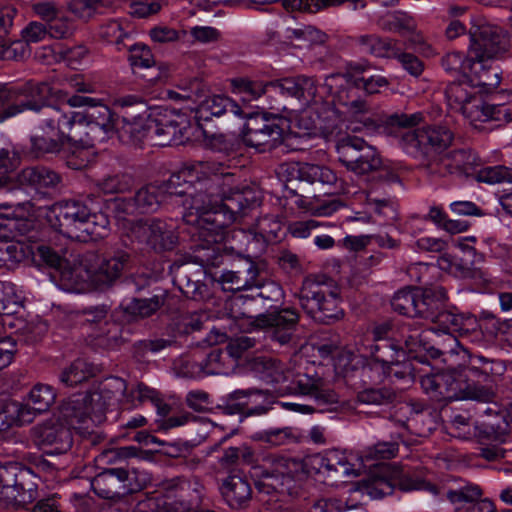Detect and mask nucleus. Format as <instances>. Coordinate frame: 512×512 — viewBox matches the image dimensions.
Wrapping results in <instances>:
<instances>
[{"mask_svg":"<svg viewBox=\"0 0 512 512\" xmlns=\"http://www.w3.org/2000/svg\"><path fill=\"white\" fill-rule=\"evenodd\" d=\"M233 185L221 184L206 196L194 195L184 202L183 220L192 227L191 233L202 241L195 246L193 258L209 274V269L223 264L225 254L221 241L225 229L247 210L257 205L254 190L248 186L239 189Z\"/></svg>","mask_w":512,"mask_h":512,"instance_id":"nucleus-1","label":"nucleus"},{"mask_svg":"<svg viewBox=\"0 0 512 512\" xmlns=\"http://www.w3.org/2000/svg\"><path fill=\"white\" fill-rule=\"evenodd\" d=\"M309 474L335 482L357 475L346 453L338 449H328L304 460L272 454L263 459L262 465L255 467L259 492L266 494L276 492L292 495Z\"/></svg>","mask_w":512,"mask_h":512,"instance_id":"nucleus-2","label":"nucleus"},{"mask_svg":"<svg viewBox=\"0 0 512 512\" xmlns=\"http://www.w3.org/2000/svg\"><path fill=\"white\" fill-rule=\"evenodd\" d=\"M3 99L5 119L25 110L40 113L38 126L31 137V149L36 157L57 153L69 137L65 124V109L48 103L52 87L47 82L34 80L19 84H5Z\"/></svg>","mask_w":512,"mask_h":512,"instance_id":"nucleus-3","label":"nucleus"},{"mask_svg":"<svg viewBox=\"0 0 512 512\" xmlns=\"http://www.w3.org/2000/svg\"><path fill=\"white\" fill-rule=\"evenodd\" d=\"M490 60H474L477 62L470 76H474L476 83L467 81L452 82L445 88V99L448 108L460 113L470 124L476 126L478 122H496L498 126L512 121V102H500L499 95H491L488 100L481 94L479 88L487 91L495 89L501 82V71L497 66L488 65Z\"/></svg>","mask_w":512,"mask_h":512,"instance_id":"nucleus-4","label":"nucleus"},{"mask_svg":"<svg viewBox=\"0 0 512 512\" xmlns=\"http://www.w3.org/2000/svg\"><path fill=\"white\" fill-rule=\"evenodd\" d=\"M223 163L213 160L193 161L171 174L162 185H146L135 193L139 213L154 212L168 196L180 197L181 204L194 195L206 196L211 190L219 189L220 185H233L235 174L226 171Z\"/></svg>","mask_w":512,"mask_h":512,"instance_id":"nucleus-5","label":"nucleus"},{"mask_svg":"<svg viewBox=\"0 0 512 512\" xmlns=\"http://www.w3.org/2000/svg\"><path fill=\"white\" fill-rule=\"evenodd\" d=\"M130 260V253L122 249L103 255L88 252L83 255L79 266L63 270L61 277L76 292L85 290L89 283L102 289L111 286L121 277Z\"/></svg>","mask_w":512,"mask_h":512,"instance_id":"nucleus-6","label":"nucleus"},{"mask_svg":"<svg viewBox=\"0 0 512 512\" xmlns=\"http://www.w3.org/2000/svg\"><path fill=\"white\" fill-rule=\"evenodd\" d=\"M51 212L55 217L52 226L65 237L88 242L104 237L109 219L102 212L94 211L84 200H61L52 205Z\"/></svg>","mask_w":512,"mask_h":512,"instance_id":"nucleus-7","label":"nucleus"},{"mask_svg":"<svg viewBox=\"0 0 512 512\" xmlns=\"http://www.w3.org/2000/svg\"><path fill=\"white\" fill-rule=\"evenodd\" d=\"M423 119L421 113H394L387 118V125L405 129L400 134V146L410 156L418 158L429 152H441L453 142L454 134L445 125H430L414 129Z\"/></svg>","mask_w":512,"mask_h":512,"instance_id":"nucleus-8","label":"nucleus"},{"mask_svg":"<svg viewBox=\"0 0 512 512\" xmlns=\"http://www.w3.org/2000/svg\"><path fill=\"white\" fill-rule=\"evenodd\" d=\"M370 68L367 61H350L346 64V71L343 74H333L326 79L341 81L343 87L338 91V100L354 116L369 111V105L364 97L380 93L382 88L389 86L385 76L369 74Z\"/></svg>","mask_w":512,"mask_h":512,"instance_id":"nucleus-9","label":"nucleus"},{"mask_svg":"<svg viewBox=\"0 0 512 512\" xmlns=\"http://www.w3.org/2000/svg\"><path fill=\"white\" fill-rule=\"evenodd\" d=\"M121 239L125 246L140 253L169 252L179 243L176 228L160 218L127 221L123 226Z\"/></svg>","mask_w":512,"mask_h":512,"instance_id":"nucleus-10","label":"nucleus"},{"mask_svg":"<svg viewBox=\"0 0 512 512\" xmlns=\"http://www.w3.org/2000/svg\"><path fill=\"white\" fill-rule=\"evenodd\" d=\"M151 481L148 471L125 465L102 470L92 479L91 488L100 498L119 500L145 489Z\"/></svg>","mask_w":512,"mask_h":512,"instance_id":"nucleus-11","label":"nucleus"},{"mask_svg":"<svg viewBox=\"0 0 512 512\" xmlns=\"http://www.w3.org/2000/svg\"><path fill=\"white\" fill-rule=\"evenodd\" d=\"M464 377V374L452 371L425 375L421 378V386L431 400L439 403L455 400L491 399L493 394L490 388L482 387Z\"/></svg>","mask_w":512,"mask_h":512,"instance_id":"nucleus-12","label":"nucleus"},{"mask_svg":"<svg viewBox=\"0 0 512 512\" xmlns=\"http://www.w3.org/2000/svg\"><path fill=\"white\" fill-rule=\"evenodd\" d=\"M306 315L320 324H330L344 315L338 294L319 281L306 278L296 295Z\"/></svg>","mask_w":512,"mask_h":512,"instance_id":"nucleus-13","label":"nucleus"},{"mask_svg":"<svg viewBox=\"0 0 512 512\" xmlns=\"http://www.w3.org/2000/svg\"><path fill=\"white\" fill-rule=\"evenodd\" d=\"M287 391L291 394L305 396L310 402L308 404L281 402L282 407L296 412H325L334 409L339 404V395L318 376L298 374L287 386Z\"/></svg>","mask_w":512,"mask_h":512,"instance_id":"nucleus-14","label":"nucleus"},{"mask_svg":"<svg viewBox=\"0 0 512 512\" xmlns=\"http://www.w3.org/2000/svg\"><path fill=\"white\" fill-rule=\"evenodd\" d=\"M36 475L17 462L0 464V504L20 507L37 497Z\"/></svg>","mask_w":512,"mask_h":512,"instance_id":"nucleus-15","label":"nucleus"},{"mask_svg":"<svg viewBox=\"0 0 512 512\" xmlns=\"http://www.w3.org/2000/svg\"><path fill=\"white\" fill-rule=\"evenodd\" d=\"M241 130L243 143L259 152L271 151L278 147L284 136V119L268 112L245 113Z\"/></svg>","mask_w":512,"mask_h":512,"instance_id":"nucleus-16","label":"nucleus"},{"mask_svg":"<svg viewBox=\"0 0 512 512\" xmlns=\"http://www.w3.org/2000/svg\"><path fill=\"white\" fill-rule=\"evenodd\" d=\"M339 162L357 175H366L382 166L377 149L357 136L345 135L336 143Z\"/></svg>","mask_w":512,"mask_h":512,"instance_id":"nucleus-17","label":"nucleus"},{"mask_svg":"<svg viewBox=\"0 0 512 512\" xmlns=\"http://www.w3.org/2000/svg\"><path fill=\"white\" fill-rule=\"evenodd\" d=\"M105 402L100 394L77 393L65 400L59 409V419L73 429H88L89 423H100Z\"/></svg>","mask_w":512,"mask_h":512,"instance_id":"nucleus-18","label":"nucleus"},{"mask_svg":"<svg viewBox=\"0 0 512 512\" xmlns=\"http://www.w3.org/2000/svg\"><path fill=\"white\" fill-rule=\"evenodd\" d=\"M469 36L470 55L476 60L500 59L509 52L511 46L507 32L501 27L488 23L473 26Z\"/></svg>","mask_w":512,"mask_h":512,"instance_id":"nucleus-19","label":"nucleus"},{"mask_svg":"<svg viewBox=\"0 0 512 512\" xmlns=\"http://www.w3.org/2000/svg\"><path fill=\"white\" fill-rule=\"evenodd\" d=\"M456 354L461 355L460 366L466 380L476 384L490 385L495 388L507 370L503 360L471 352L464 347H460V351Z\"/></svg>","mask_w":512,"mask_h":512,"instance_id":"nucleus-20","label":"nucleus"},{"mask_svg":"<svg viewBox=\"0 0 512 512\" xmlns=\"http://www.w3.org/2000/svg\"><path fill=\"white\" fill-rule=\"evenodd\" d=\"M299 312L293 307L271 306L255 317L257 327L268 329L270 338L281 345L288 344L299 322Z\"/></svg>","mask_w":512,"mask_h":512,"instance_id":"nucleus-21","label":"nucleus"},{"mask_svg":"<svg viewBox=\"0 0 512 512\" xmlns=\"http://www.w3.org/2000/svg\"><path fill=\"white\" fill-rule=\"evenodd\" d=\"M219 408L225 414L263 415L271 409V397L257 389H238L221 398Z\"/></svg>","mask_w":512,"mask_h":512,"instance_id":"nucleus-22","label":"nucleus"},{"mask_svg":"<svg viewBox=\"0 0 512 512\" xmlns=\"http://www.w3.org/2000/svg\"><path fill=\"white\" fill-rule=\"evenodd\" d=\"M32 439L48 455L64 454L73 443L70 428L52 420L34 426Z\"/></svg>","mask_w":512,"mask_h":512,"instance_id":"nucleus-23","label":"nucleus"},{"mask_svg":"<svg viewBox=\"0 0 512 512\" xmlns=\"http://www.w3.org/2000/svg\"><path fill=\"white\" fill-rule=\"evenodd\" d=\"M165 489L174 498L171 502L174 512H191L196 510L203 496V485L197 477H177L166 483Z\"/></svg>","mask_w":512,"mask_h":512,"instance_id":"nucleus-24","label":"nucleus"},{"mask_svg":"<svg viewBox=\"0 0 512 512\" xmlns=\"http://www.w3.org/2000/svg\"><path fill=\"white\" fill-rule=\"evenodd\" d=\"M83 314L85 322L96 327L92 334L96 346L110 349L119 344L121 339L120 327L117 323L107 320L108 307L106 305L85 308Z\"/></svg>","mask_w":512,"mask_h":512,"instance_id":"nucleus-25","label":"nucleus"},{"mask_svg":"<svg viewBox=\"0 0 512 512\" xmlns=\"http://www.w3.org/2000/svg\"><path fill=\"white\" fill-rule=\"evenodd\" d=\"M435 327L431 331H442L449 335L447 341L450 342V353L460 351V344L454 334L467 335L477 327V319L472 315L455 313L447 309H443L437 319L433 322Z\"/></svg>","mask_w":512,"mask_h":512,"instance_id":"nucleus-26","label":"nucleus"},{"mask_svg":"<svg viewBox=\"0 0 512 512\" xmlns=\"http://www.w3.org/2000/svg\"><path fill=\"white\" fill-rule=\"evenodd\" d=\"M62 181L60 174L46 166H30L16 174V191L30 188L40 194L58 189Z\"/></svg>","mask_w":512,"mask_h":512,"instance_id":"nucleus-27","label":"nucleus"},{"mask_svg":"<svg viewBox=\"0 0 512 512\" xmlns=\"http://www.w3.org/2000/svg\"><path fill=\"white\" fill-rule=\"evenodd\" d=\"M340 119L336 111L329 105H322L321 111L310 108L304 111L299 118V126L304 127L310 133L321 132L325 138H332L340 132Z\"/></svg>","mask_w":512,"mask_h":512,"instance_id":"nucleus-28","label":"nucleus"},{"mask_svg":"<svg viewBox=\"0 0 512 512\" xmlns=\"http://www.w3.org/2000/svg\"><path fill=\"white\" fill-rule=\"evenodd\" d=\"M365 349L371 357V362L362 367V375L371 371L372 366L381 371L385 367H390L391 364L398 365L405 360V353L408 352L393 339H380V342L372 343Z\"/></svg>","mask_w":512,"mask_h":512,"instance_id":"nucleus-29","label":"nucleus"},{"mask_svg":"<svg viewBox=\"0 0 512 512\" xmlns=\"http://www.w3.org/2000/svg\"><path fill=\"white\" fill-rule=\"evenodd\" d=\"M268 85H270V88L276 93L283 96L296 98L304 104H310L311 102L317 104V86L313 77L306 75L285 77L269 81Z\"/></svg>","mask_w":512,"mask_h":512,"instance_id":"nucleus-30","label":"nucleus"},{"mask_svg":"<svg viewBox=\"0 0 512 512\" xmlns=\"http://www.w3.org/2000/svg\"><path fill=\"white\" fill-rule=\"evenodd\" d=\"M429 332L412 328L411 322L403 323L400 328L401 341L404 343L408 353L412 354L413 360L418 363H427L426 355L431 359H439L448 352L428 345L425 342L426 334Z\"/></svg>","mask_w":512,"mask_h":512,"instance_id":"nucleus-31","label":"nucleus"},{"mask_svg":"<svg viewBox=\"0 0 512 512\" xmlns=\"http://www.w3.org/2000/svg\"><path fill=\"white\" fill-rule=\"evenodd\" d=\"M231 113L236 117H243L244 110L233 99L224 95H213L204 99L195 110V121L199 129H203L205 124L213 117H220Z\"/></svg>","mask_w":512,"mask_h":512,"instance_id":"nucleus-32","label":"nucleus"},{"mask_svg":"<svg viewBox=\"0 0 512 512\" xmlns=\"http://www.w3.org/2000/svg\"><path fill=\"white\" fill-rule=\"evenodd\" d=\"M65 114V124H68L69 137L73 140L77 139V137L82 140L83 124L115 123L113 112L104 103L97 105L92 109H86L79 112L65 110Z\"/></svg>","mask_w":512,"mask_h":512,"instance_id":"nucleus-33","label":"nucleus"},{"mask_svg":"<svg viewBox=\"0 0 512 512\" xmlns=\"http://www.w3.org/2000/svg\"><path fill=\"white\" fill-rule=\"evenodd\" d=\"M287 174V181L299 180L310 184L320 183L322 185H336L338 177L336 173L327 166L310 163H290L284 169Z\"/></svg>","mask_w":512,"mask_h":512,"instance_id":"nucleus-34","label":"nucleus"},{"mask_svg":"<svg viewBox=\"0 0 512 512\" xmlns=\"http://www.w3.org/2000/svg\"><path fill=\"white\" fill-rule=\"evenodd\" d=\"M247 265L245 271L222 270L209 272V275L214 281L221 284L224 291L247 290L260 284L257 265L253 262H247Z\"/></svg>","mask_w":512,"mask_h":512,"instance_id":"nucleus-35","label":"nucleus"},{"mask_svg":"<svg viewBox=\"0 0 512 512\" xmlns=\"http://www.w3.org/2000/svg\"><path fill=\"white\" fill-rule=\"evenodd\" d=\"M56 399V393L51 385L37 383L27 395L26 402L21 403L23 418L32 422L37 414L46 412Z\"/></svg>","mask_w":512,"mask_h":512,"instance_id":"nucleus-36","label":"nucleus"},{"mask_svg":"<svg viewBox=\"0 0 512 512\" xmlns=\"http://www.w3.org/2000/svg\"><path fill=\"white\" fill-rule=\"evenodd\" d=\"M447 301L446 290L441 286H433L418 291L416 317L430 320L437 319Z\"/></svg>","mask_w":512,"mask_h":512,"instance_id":"nucleus-37","label":"nucleus"},{"mask_svg":"<svg viewBox=\"0 0 512 512\" xmlns=\"http://www.w3.org/2000/svg\"><path fill=\"white\" fill-rule=\"evenodd\" d=\"M220 489L226 503L234 509L244 508L252 497V488L249 481L240 475L228 476L223 481Z\"/></svg>","mask_w":512,"mask_h":512,"instance_id":"nucleus-38","label":"nucleus"},{"mask_svg":"<svg viewBox=\"0 0 512 512\" xmlns=\"http://www.w3.org/2000/svg\"><path fill=\"white\" fill-rule=\"evenodd\" d=\"M168 293L156 288L150 298H132L121 304L125 314L131 319L146 318L155 314L166 302Z\"/></svg>","mask_w":512,"mask_h":512,"instance_id":"nucleus-39","label":"nucleus"},{"mask_svg":"<svg viewBox=\"0 0 512 512\" xmlns=\"http://www.w3.org/2000/svg\"><path fill=\"white\" fill-rule=\"evenodd\" d=\"M375 485V489L379 492L381 497L392 494L396 485H398L402 491L421 490L428 492L433 496H439L442 494L440 487L437 485L418 477L406 475L398 479H380L376 481Z\"/></svg>","mask_w":512,"mask_h":512,"instance_id":"nucleus-40","label":"nucleus"},{"mask_svg":"<svg viewBox=\"0 0 512 512\" xmlns=\"http://www.w3.org/2000/svg\"><path fill=\"white\" fill-rule=\"evenodd\" d=\"M353 43L362 53L380 58H392L399 41L392 38H383L377 34H364L353 38Z\"/></svg>","mask_w":512,"mask_h":512,"instance_id":"nucleus-41","label":"nucleus"},{"mask_svg":"<svg viewBox=\"0 0 512 512\" xmlns=\"http://www.w3.org/2000/svg\"><path fill=\"white\" fill-rule=\"evenodd\" d=\"M446 156L451 164L452 176L458 178H473L481 165L479 156L471 149H455L446 153Z\"/></svg>","mask_w":512,"mask_h":512,"instance_id":"nucleus-42","label":"nucleus"},{"mask_svg":"<svg viewBox=\"0 0 512 512\" xmlns=\"http://www.w3.org/2000/svg\"><path fill=\"white\" fill-rule=\"evenodd\" d=\"M147 137L155 140L154 145L166 146L176 140L177 134H182V128L167 117L149 119L146 125Z\"/></svg>","mask_w":512,"mask_h":512,"instance_id":"nucleus-43","label":"nucleus"},{"mask_svg":"<svg viewBox=\"0 0 512 512\" xmlns=\"http://www.w3.org/2000/svg\"><path fill=\"white\" fill-rule=\"evenodd\" d=\"M89 393L101 395L102 400L105 402V411L113 400L119 401L125 398L126 401L131 402L132 405H135L137 401V397L131 396V390L127 392L126 381L116 376L106 378L100 383L97 390L90 391Z\"/></svg>","mask_w":512,"mask_h":512,"instance_id":"nucleus-44","label":"nucleus"},{"mask_svg":"<svg viewBox=\"0 0 512 512\" xmlns=\"http://www.w3.org/2000/svg\"><path fill=\"white\" fill-rule=\"evenodd\" d=\"M199 273L193 275L189 273V267L181 265L177 268L174 281L181 292L190 299L203 300L207 293V286L199 279Z\"/></svg>","mask_w":512,"mask_h":512,"instance_id":"nucleus-45","label":"nucleus"},{"mask_svg":"<svg viewBox=\"0 0 512 512\" xmlns=\"http://www.w3.org/2000/svg\"><path fill=\"white\" fill-rule=\"evenodd\" d=\"M20 205V202L0 205V240L14 239L27 231L26 220L13 216L12 208Z\"/></svg>","mask_w":512,"mask_h":512,"instance_id":"nucleus-46","label":"nucleus"},{"mask_svg":"<svg viewBox=\"0 0 512 512\" xmlns=\"http://www.w3.org/2000/svg\"><path fill=\"white\" fill-rule=\"evenodd\" d=\"M20 165L19 154L11 149L0 148V192L16 191V176H11Z\"/></svg>","mask_w":512,"mask_h":512,"instance_id":"nucleus-47","label":"nucleus"},{"mask_svg":"<svg viewBox=\"0 0 512 512\" xmlns=\"http://www.w3.org/2000/svg\"><path fill=\"white\" fill-rule=\"evenodd\" d=\"M380 28L387 32L398 33L402 36L414 33L417 28L415 18L401 10L393 11L382 16L378 22Z\"/></svg>","mask_w":512,"mask_h":512,"instance_id":"nucleus-48","label":"nucleus"},{"mask_svg":"<svg viewBox=\"0 0 512 512\" xmlns=\"http://www.w3.org/2000/svg\"><path fill=\"white\" fill-rule=\"evenodd\" d=\"M93 184L99 193H124L133 186V177L124 172H110L94 179Z\"/></svg>","mask_w":512,"mask_h":512,"instance_id":"nucleus-49","label":"nucleus"},{"mask_svg":"<svg viewBox=\"0 0 512 512\" xmlns=\"http://www.w3.org/2000/svg\"><path fill=\"white\" fill-rule=\"evenodd\" d=\"M99 372L98 366L85 359H76L60 375V381L67 387L75 386L95 376Z\"/></svg>","mask_w":512,"mask_h":512,"instance_id":"nucleus-50","label":"nucleus"},{"mask_svg":"<svg viewBox=\"0 0 512 512\" xmlns=\"http://www.w3.org/2000/svg\"><path fill=\"white\" fill-rule=\"evenodd\" d=\"M401 435L392 436L390 441H380L362 450L360 459L364 464L370 461L390 460L397 456Z\"/></svg>","mask_w":512,"mask_h":512,"instance_id":"nucleus-51","label":"nucleus"},{"mask_svg":"<svg viewBox=\"0 0 512 512\" xmlns=\"http://www.w3.org/2000/svg\"><path fill=\"white\" fill-rule=\"evenodd\" d=\"M112 6V0H70L68 2L69 11L83 21L105 14Z\"/></svg>","mask_w":512,"mask_h":512,"instance_id":"nucleus-52","label":"nucleus"},{"mask_svg":"<svg viewBox=\"0 0 512 512\" xmlns=\"http://www.w3.org/2000/svg\"><path fill=\"white\" fill-rule=\"evenodd\" d=\"M349 2L353 10L366 7L365 0H284V5L306 13H317L323 9Z\"/></svg>","mask_w":512,"mask_h":512,"instance_id":"nucleus-53","label":"nucleus"},{"mask_svg":"<svg viewBox=\"0 0 512 512\" xmlns=\"http://www.w3.org/2000/svg\"><path fill=\"white\" fill-rule=\"evenodd\" d=\"M440 266L443 269H448L450 273L460 278H479L484 284L492 283L491 276L484 271L475 270L473 265L466 260L459 259H448L447 257H441Z\"/></svg>","mask_w":512,"mask_h":512,"instance_id":"nucleus-54","label":"nucleus"},{"mask_svg":"<svg viewBox=\"0 0 512 512\" xmlns=\"http://www.w3.org/2000/svg\"><path fill=\"white\" fill-rule=\"evenodd\" d=\"M232 91L242 96L244 101L259 99L269 88L268 82L245 77L231 80Z\"/></svg>","mask_w":512,"mask_h":512,"instance_id":"nucleus-55","label":"nucleus"},{"mask_svg":"<svg viewBox=\"0 0 512 512\" xmlns=\"http://www.w3.org/2000/svg\"><path fill=\"white\" fill-rule=\"evenodd\" d=\"M474 60L470 55L469 49L467 55L459 51L447 53L442 58L441 64L444 70L449 73H459L468 76L477 65V62H474Z\"/></svg>","mask_w":512,"mask_h":512,"instance_id":"nucleus-56","label":"nucleus"},{"mask_svg":"<svg viewBox=\"0 0 512 512\" xmlns=\"http://www.w3.org/2000/svg\"><path fill=\"white\" fill-rule=\"evenodd\" d=\"M115 131V123H87L83 124L82 140L77 137L74 141H79L87 145L102 143L110 138Z\"/></svg>","mask_w":512,"mask_h":512,"instance_id":"nucleus-57","label":"nucleus"},{"mask_svg":"<svg viewBox=\"0 0 512 512\" xmlns=\"http://www.w3.org/2000/svg\"><path fill=\"white\" fill-rule=\"evenodd\" d=\"M418 291L419 289L410 287L398 290L391 300L394 311L405 316L416 317Z\"/></svg>","mask_w":512,"mask_h":512,"instance_id":"nucleus-58","label":"nucleus"},{"mask_svg":"<svg viewBox=\"0 0 512 512\" xmlns=\"http://www.w3.org/2000/svg\"><path fill=\"white\" fill-rule=\"evenodd\" d=\"M473 178L489 185L512 183V168L504 165L480 166Z\"/></svg>","mask_w":512,"mask_h":512,"instance_id":"nucleus-59","label":"nucleus"},{"mask_svg":"<svg viewBox=\"0 0 512 512\" xmlns=\"http://www.w3.org/2000/svg\"><path fill=\"white\" fill-rule=\"evenodd\" d=\"M481 495L482 492L479 486L473 484L446 491L447 499L455 506L456 510L466 509L467 506L480 499Z\"/></svg>","mask_w":512,"mask_h":512,"instance_id":"nucleus-60","label":"nucleus"},{"mask_svg":"<svg viewBox=\"0 0 512 512\" xmlns=\"http://www.w3.org/2000/svg\"><path fill=\"white\" fill-rule=\"evenodd\" d=\"M130 394L132 397H137L139 403L150 401L161 417L167 416L170 412V406L159 397L158 392L143 383L133 387Z\"/></svg>","mask_w":512,"mask_h":512,"instance_id":"nucleus-61","label":"nucleus"},{"mask_svg":"<svg viewBox=\"0 0 512 512\" xmlns=\"http://www.w3.org/2000/svg\"><path fill=\"white\" fill-rule=\"evenodd\" d=\"M282 223L276 216L266 215L257 220L254 232L266 243H274L280 240Z\"/></svg>","mask_w":512,"mask_h":512,"instance_id":"nucleus-62","label":"nucleus"},{"mask_svg":"<svg viewBox=\"0 0 512 512\" xmlns=\"http://www.w3.org/2000/svg\"><path fill=\"white\" fill-rule=\"evenodd\" d=\"M21 403L10 401L0 404V432L8 430L13 425L27 423L23 418Z\"/></svg>","mask_w":512,"mask_h":512,"instance_id":"nucleus-63","label":"nucleus"},{"mask_svg":"<svg viewBox=\"0 0 512 512\" xmlns=\"http://www.w3.org/2000/svg\"><path fill=\"white\" fill-rule=\"evenodd\" d=\"M11 240H0V267L14 268L25 257L22 245Z\"/></svg>","mask_w":512,"mask_h":512,"instance_id":"nucleus-64","label":"nucleus"}]
</instances>
